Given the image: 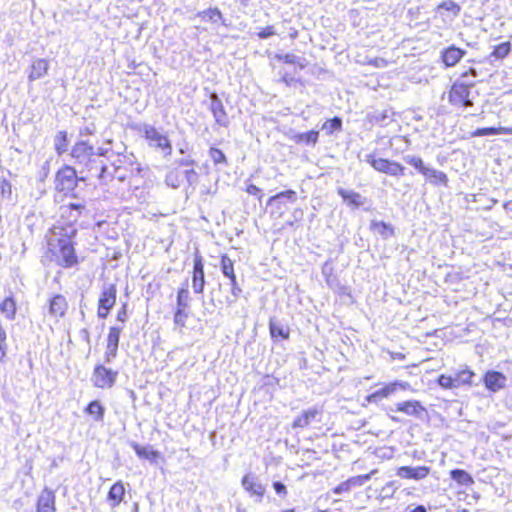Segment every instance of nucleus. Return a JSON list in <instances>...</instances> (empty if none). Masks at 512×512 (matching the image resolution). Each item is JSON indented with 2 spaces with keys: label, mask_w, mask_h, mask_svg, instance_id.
Wrapping results in <instances>:
<instances>
[{
  "label": "nucleus",
  "mask_w": 512,
  "mask_h": 512,
  "mask_svg": "<svg viewBox=\"0 0 512 512\" xmlns=\"http://www.w3.org/2000/svg\"><path fill=\"white\" fill-rule=\"evenodd\" d=\"M52 237L48 245L58 258V262L63 267H72L77 263L72 238L76 234L73 226H54L51 230Z\"/></svg>",
  "instance_id": "1"
},
{
  "label": "nucleus",
  "mask_w": 512,
  "mask_h": 512,
  "mask_svg": "<svg viewBox=\"0 0 512 512\" xmlns=\"http://www.w3.org/2000/svg\"><path fill=\"white\" fill-rule=\"evenodd\" d=\"M71 157L76 163L84 165L91 176H95L100 180L106 179L107 166L102 163L98 164L95 158L94 147L86 141H79L72 147Z\"/></svg>",
  "instance_id": "2"
},
{
  "label": "nucleus",
  "mask_w": 512,
  "mask_h": 512,
  "mask_svg": "<svg viewBox=\"0 0 512 512\" xmlns=\"http://www.w3.org/2000/svg\"><path fill=\"white\" fill-rule=\"evenodd\" d=\"M140 131L143 133L149 145L164 152L165 156L171 155L172 146L167 136L160 133L154 126L143 124Z\"/></svg>",
  "instance_id": "3"
},
{
  "label": "nucleus",
  "mask_w": 512,
  "mask_h": 512,
  "mask_svg": "<svg viewBox=\"0 0 512 512\" xmlns=\"http://www.w3.org/2000/svg\"><path fill=\"white\" fill-rule=\"evenodd\" d=\"M297 201V193L294 190H286L270 197L267 206H271V215L282 217L287 203H295Z\"/></svg>",
  "instance_id": "4"
},
{
  "label": "nucleus",
  "mask_w": 512,
  "mask_h": 512,
  "mask_svg": "<svg viewBox=\"0 0 512 512\" xmlns=\"http://www.w3.org/2000/svg\"><path fill=\"white\" fill-rule=\"evenodd\" d=\"M366 161L378 172L385 173L390 176H402L405 168L398 162L376 158L373 155H367Z\"/></svg>",
  "instance_id": "5"
},
{
  "label": "nucleus",
  "mask_w": 512,
  "mask_h": 512,
  "mask_svg": "<svg viewBox=\"0 0 512 512\" xmlns=\"http://www.w3.org/2000/svg\"><path fill=\"white\" fill-rule=\"evenodd\" d=\"M117 375V371L106 368L103 365H97L94 368L91 380L95 387L108 389L115 384Z\"/></svg>",
  "instance_id": "6"
},
{
  "label": "nucleus",
  "mask_w": 512,
  "mask_h": 512,
  "mask_svg": "<svg viewBox=\"0 0 512 512\" xmlns=\"http://www.w3.org/2000/svg\"><path fill=\"white\" fill-rule=\"evenodd\" d=\"M78 177L74 168L66 166L56 175V188L59 191L69 193L77 186Z\"/></svg>",
  "instance_id": "7"
},
{
  "label": "nucleus",
  "mask_w": 512,
  "mask_h": 512,
  "mask_svg": "<svg viewBox=\"0 0 512 512\" xmlns=\"http://www.w3.org/2000/svg\"><path fill=\"white\" fill-rule=\"evenodd\" d=\"M470 87L463 83H454L449 91L448 100L454 106L470 107L473 105L469 99Z\"/></svg>",
  "instance_id": "8"
},
{
  "label": "nucleus",
  "mask_w": 512,
  "mask_h": 512,
  "mask_svg": "<svg viewBox=\"0 0 512 512\" xmlns=\"http://www.w3.org/2000/svg\"><path fill=\"white\" fill-rule=\"evenodd\" d=\"M122 150H117L115 153H113L114 157L111 160V166L123 168L125 170L131 169V174L134 173V171H139V167H135L136 164V158L132 153H124L126 151V147L122 145Z\"/></svg>",
  "instance_id": "9"
},
{
  "label": "nucleus",
  "mask_w": 512,
  "mask_h": 512,
  "mask_svg": "<svg viewBox=\"0 0 512 512\" xmlns=\"http://www.w3.org/2000/svg\"><path fill=\"white\" fill-rule=\"evenodd\" d=\"M116 302V288L114 285L106 287L99 298L98 316L106 318Z\"/></svg>",
  "instance_id": "10"
},
{
  "label": "nucleus",
  "mask_w": 512,
  "mask_h": 512,
  "mask_svg": "<svg viewBox=\"0 0 512 512\" xmlns=\"http://www.w3.org/2000/svg\"><path fill=\"white\" fill-rule=\"evenodd\" d=\"M210 111L213 114L215 122L222 127H228L229 118L222 101L216 93L210 95Z\"/></svg>",
  "instance_id": "11"
},
{
  "label": "nucleus",
  "mask_w": 512,
  "mask_h": 512,
  "mask_svg": "<svg viewBox=\"0 0 512 512\" xmlns=\"http://www.w3.org/2000/svg\"><path fill=\"white\" fill-rule=\"evenodd\" d=\"M431 468L428 466H401L397 469L396 475L402 479L423 480L430 474Z\"/></svg>",
  "instance_id": "12"
},
{
  "label": "nucleus",
  "mask_w": 512,
  "mask_h": 512,
  "mask_svg": "<svg viewBox=\"0 0 512 512\" xmlns=\"http://www.w3.org/2000/svg\"><path fill=\"white\" fill-rule=\"evenodd\" d=\"M409 387L407 382H394L386 385L385 387L371 393L367 396V401L370 403H378L384 398H388L394 394L398 388L406 390Z\"/></svg>",
  "instance_id": "13"
},
{
  "label": "nucleus",
  "mask_w": 512,
  "mask_h": 512,
  "mask_svg": "<svg viewBox=\"0 0 512 512\" xmlns=\"http://www.w3.org/2000/svg\"><path fill=\"white\" fill-rule=\"evenodd\" d=\"M241 485L245 491H247L250 496L257 497L258 502H260L265 493V487L259 483L256 477L252 474H246L241 481Z\"/></svg>",
  "instance_id": "14"
},
{
  "label": "nucleus",
  "mask_w": 512,
  "mask_h": 512,
  "mask_svg": "<svg viewBox=\"0 0 512 512\" xmlns=\"http://www.w3.org/2000/svg\"><path fill=\"white\" fill-rule=\"evenodd\" d=\"M205 287L204 265L202 257L196 256L194 259L192 288L195 293H203Z\"/></svg>",
  "instance_id": "15"
},
{
  "label": "nucleus",
  "mask_w": 512,
  "mask_h": 512,
  "mask_svg": "<svg viewBox=\"0 0 512 512\" xmlns=\"http://www.w3.org/2000/svg\"><path fill=\"white\" fill-rule=\"evenodd\" d=\"M55 499V493L49 488H44L39 494L36 512H55Z\"/></svg>",
  "instance_id": "16"
},
{
  "label": "nucleus",
  "mask_w": 512,
  "mask_h": 512,
  "mask_svg": "<svg viewBox=\"0 0 512 512\" xmlns=\"http://www.w3.org/2000/svg\"><path fill=\"white\" fill-rule=\"evenodd\" d=\"M67 308L68 303L63 295L57 294L49 301V314L54 318L63 317Z\"/></svg>",
  "instance_id": "17"
},
{
  "label": "nucleus",
  "mask_w": 512,
  "mask_h": 512,
  "mask_svg": "<svg viewBox=\"0 0 512 512\" xmlns=\"http://www.w3.org/2000/svg\"><path fill=\"white\" fill-rule=\"evenodd\" d=\"M506 377L497 371H488L484 376L485 387L496 392L505 386Z\"/></svg>",
  "instance_id": "18"
},
{
  "label": "nucleus",
  "mask_w": 512,
  "mask_h": 512,
  "mask_svg": "<svg viewBox=\"0 0 512 512\" xmlns=\"http://www.w3.org/2000/svg\"><path fill=\"white\" fill-rule=\"evenodd\" d=\"M49 70V63L47 60L39 58L32 62L30 72L28 74L29 82L36 81L44 77Z\"/></svg>",
  "instance_id": "19"
},
{
  "label": "nucleus",
  "mask_w": 512,
  "mask_h": 512,
  "mask_svg": "<svg viewBox=\"0 0 512 512\" xmlns=\"http://www.w3.org/2000/svg\"><path fill=\"white\" fill-rule=\"evenodd\" d=\"M269 331L273 340H286L289 338L290 334V329L273 317H271L269 320Z\"/></svg>",
  "instance_id": "20"
},
{
  "label": "nucleus",
  "mask_w": 512,
  "mask_h": 512,
  "mask_svg": "<svg viewBox=\"0 0 512 512\" xmlns=\"http://www.w3.org/2000/svg\"><path fill=\"white\" fill-rule=\"evenodd\" d=\"M132 448L138 457L149 460L151 463L157 464L158 460L162 459L159 451L152 449L149 446H141L137 443H132Z\"/></svg>",
  "instance_id": "21"
},
{
  "label": "nucleus",
  "mask_w": 512,
  "mask_h": 512,
  "mask_svg": "<svg viewBox=\"0 0 512 512\" xmlns=\"http://www.w3.org/2000/svg\"><path fill=\"white\" fill-rule=\"evenodd\" d=\"M465 55V51L456 47L450 46L442 53V60L447 67L456 65L460 59Z\"/></svg>",
  "instance_id": "22"
},
{
  "label": "nucleus",
  "mask_w": 512,
  "mask_h": 512,
  "mask_svg": "<svg viewBox=\"0 0 512 512\" xmlns=\"http://www.w3.org/2000/svg\"><path fill=\"white\" fill-rule=\"evenodd\" d=\"M195 17L211 24H217L218 22H221L224 26H226L225 19L223 18V15L218 8H208L206 10L200 11L195 15Z\"/></svg>",
  "instance_id": "23"
},
{
  "label": "nucleus",
  "mask_w": 512,
  "mask_h": 512,
  "mask_svg": "<svg viewBox=\"0 0 512 512\" xmlns=\"http://www.w3.org/2000/svg\"><path fill=\"white\" fill-rule=\"evenodd\" d=\"M320 413L318 408H310L302 412L293 422V428H304L310 425L312 421H314L317 415Z\"/></svg>",
  "instance_id": "24"
},
{
  "label": "nucleus",
  "mask_w": 512,
  "mask_h": 512,
  "mask_svg": "<svg viewBox=\"0 0 512 512\" xmlns=\"http://www.w3.org/2000/svg\"><path fill=\"white\" fill-rule=\"evenodd\" d=\"M397 411L410 416H419L425 408L416 400H409L397 404Z\"/></svg>",
  "instance_id": "25"
},
{
  "label": "nucleus",
  "mask_w": 512,
  "mask_h": 512,
  "mask_svg": "<svg viewBox=\"0 0 512 512\" xmlns=\"http://www.w3.org/2000/svg\"><path fill=\"white\" fill-rule=\"evenodd\" d=\"M125 488L121 481L116 482L112 485L108 492V500L112 507L119 505L124 497Z\"/></svg>",
  "instance_id": "26"
},
{
  "label": "nucleus",
  "mask_w": 512,
  "mask_h": 512,
  "mask_svg": "<svg viewBox=\"0 0 512 512\" xmlns=\"http://www.w3.org/2000/svg\"><path fill=\"white\" fill-rule=\"evenodd\" d=\"M370 229L380 234L384 239L394 235V228L383 221L372 220L370 223Z\"/></svg>",
  "instance_id": "27"
},
{
  "label": "nucleus",
  "mask_w": 512,
  "mask_h": 512,
  "mask_svg": "<svg viewBox=\"0 0 512 512\" xmlns=\"http://www.w3.org/2000/svg\"><path fill=\"white\" fill-rule=\"evenodd\" d=\"M338 194L343 198L345 202L354 207H359L364 204L362 196L359 193L354 192L352 190H345L343 188H340L338 190Z\"/></svg>",
  "instance_id": "28"
},
{
  "label": "nucleus",
  "mask_w": 512,
  "mask_h": 512,
  "mask_svg": "<svg viewBox=\"0 0 512 512\" xmlns=\"http://www.w3.org/2000/svg\"><path fill=\"white\" fill-rule=\"evenodd\" d=\"M430 183L437 185L439 183L446 184L447 176L442 171L436 170L434 168L426 167L425 171L422 174Z\"/></svg>",
  "instance_id": "29"
},
{
  "label": "nucleus",
  "mask_w": 512,
  "mask_h": 512,
  "mask_svg": "<svg viewBox=\"0 0 512 512\" xmlns=\"http://www.w3.org/2000/svg\"><path fill=\"white\" fill-rule=\"evenodd\" d=\"M190 292L188 290L187 284H184L182 288L179 289L176 298V308L178 309H190Z\"/></svg>",
  "instance_id": "30"
},
{
  "label": "nucleus",
  "mask_w": 512,
  "mask_h": 512,
  "mask_svg": "<svg viewBox=\"0 0 512 512\" xmlns=\"http://www.w3.org/2000/svg\"><path fill=\"white\" fill-rule=\"evenodd\" d=\"M450 477L456 481L459 485L469 486L473 484V478L471 475L462 469H454L450 471Z\"/></svg>",
  "instance_id": "31"
},
{
  "label": "nucleus",
  "mask_w": 512,
  "mask_h": 512,
  "mask_svg": "<svg viewBox=\"0 0 512 512\" xmlns=\"http://www.w3.org/2000/svg\"><path fill=\"white\" fill-rule=\"evenodd\" d=\"M474 372L468 368L457 371L453 374L455 387L459 388L462 385L470 384Z\"/></svg>",
  "instance_id": "32"
},
{
  "label": "nucleus",
  "mask_w": 512,
  "mask_h": 512,
  "mask_svg": "<svg viewBox=\"0 0 512 512\" xmlns=\"http://www.w3.org/2000/svg\"><path fill=\"white\" fill-rule=\"evenodd\" d=\"M112 168L113 170L109 171V168L107 167V172L105 173L106 179L101 180L103 183H107L113 178H117L119 181H125L129 177V175H132L131 169L125 170L123 168L118 169L117 167Z\"/></svg>",
  "instance_id": "33"
},
{
  "label": "nucleus",
  "mask_w": 512,
  "mask_h": 512,
  "mask_svg": "<svg viewBox=\"0 0 512 512\" xmlns=\"http://www.w3.org/2000/svg\"><path fill=\"white\" fill-rule=\"evenodd\" d=\"M0 311L5 314L6 318L13 320L16 315V303L12 297H7L0 304Z\"/></svg>",
  "instance_id": "34"
},
{
  "label": "nucleus",
  "mask_w": 512,
  "mask_h": 512,
  "mask_svg": "<svg viewBox=\"0 0 512 512\" xmlns=\"http://www.w3.org/2000/svg\"><path fill=\"white\" fill-rule=\"evenodd\" d=\"M319 133L318 131L311 130L305 133L297 134L294 138L297 143H305L315 145L318 141Z\"/></svg>",
  "instance_id": "35"
},
{
  "label": "nucleus",
  "mask_w": 512,
  "mask_h": 512,
  "mask_svg": "<svg viewBox=\"0 0 512 512\" xmlns=\"http://www.w3.org/2000/svg\"><path fill=\"white\" fill-rule=\"evenodd\" d=\"M86 412L94 416L96 421H102L104 418V407L97 400H94L89 403V405L86 408Z\"/></svg>",
  "instance_id": "36"
},
{
  "label": "nucleus",
  "mask_w": 512,
  "mask_h": 512,
  "mask_svg": "<svg viewBox=\"0 0 512 512\" xmlns=\"http://www.w3.org/2000/svg\"><path fill=\"white\" fill-rule=\"evenodd\" d=\"M279 60H282L285 63L288 64H294L299 66L301 69L305 68L307 66V61L303 57H299L295 54H284V55H277L276 56Z\"/></svg>",
  "instance_id": "37"
},
{
  "label": "nucleus",
  "mask_w": 512,
  "mask_h": 512,
  "mask_svg": "<svg viewBox=\"0 0 512 512\" xmlns=\"http://www.w3.org/2000/svg\"><path fill=\"white\" fill-rule=\"evenodd\" d=\"M221 271L223 275L229 279L236 277L233 261L227 255L221 257Z\"/></svg>",
  "instance_id": "38"
},
{
  "label": "nucleus",
  "mask_w": 512,
  "mask_h": 512,
  "mask_svg": "<svg viewBox=\"0 0 512 512\" xmlns=\"http://www.w3.org/2000/svg\"><path fill=\"white\" fill-rule=\"evenodd\" d=\"M376 473H377V470L374 469V470H372L368 474L358 475V476L351 477V478L348 479V483H349L351 489L354 488V487L363 486Z\"/></svg>",
  "instance_id": "39"
},
{
  "label": "nucleus",
  "mask_w": 512,
  "mask_h": 512,
  "mask_svg": "<svg viewBox=\"0 0 512 512\" xmlns=\"http://www.w3.org/2000/svg\"><path fill=\"white\" fill-rule=\"evenodd\" d=\"M54 146L59 155L67 151V133L65 131H60L56 135L54 140Z\"/></svg>",
  "instance_id": "40"
},
{
  "label": "nucleus",
  "mask_w": 512,
  "mask_h": 512,
  "mask_svg": "<svg viewBox=\"0 0 512 512\" xmlns=\"http://www.w3.org/2000/svg\"><path fill=\"white\" fill-rule=\"evenodd\" d=\"M511 131L507 128H494V127H487V128H479L474 133L473 136H487V135H498L502 133H510Z\"/></svg>",
  "instance_id": "41"
},
{
  "label": "nucleus",
  "mask_w": 512,
  "mask_h": 512,
  "mask_svg": "<svg viewBox=\"0 0 512 512\" xmlns=\"http://www.w3.org/2000/svg\"><path fill=\"white\" fill-rule=\"evenodd\" d=\"M189 317V310L176 308L174 313V324L180 329L186 327V321Z\"/></svg>",
  "instance_id": "42"
},
{
  "label": "nucleus",
  "mask_w": 512,
  "mask_h": 512,
  "mask_svg": "<svg viewBox=\"0 0 512 512\" xmlns=\"http://www.w3.org/2000/svg\"><path fill=\"white\" fill-rule=\"evenodd\" d=\"M442 10H445L452 14V16H457L460 13V6L453 2V1H443L437 6V11L440 12Z\"/></svg>",
  "instance_id": "43"
},
{
  "label": "nucleus",
  "mask_w": 512,
  "mask_h": 512,
  "mask_svg": "<svg viewBox=\"0 0 512 512\" xmlns=\"http://www.w3.org/2000/svg\"><path fill=\"white\" fill-rule=\"evenodd\" d=\"M403 160L413 166L416 170H418L421 174H423V171H425L426 167L423 163V160L415 155H405L403 157Z\"/></svg>",
  "instance_id": "44"
},
{
  "label": "nucleus",
  "mask_w": 512,
  "mask_h": 512,
  "mask_svg": "<svg viewBox=\"0 0 512 512\" xmlns=\"http://www.w3.org/2000/svg\"><path fill=\"white\" fill-rule=\"evenodd\" d=\"M230 284H231L232 297L226 298V303L229 306L234 304L236 302V300L238 299V297L240 296V294L242 293V289L240 288L239 284L237 283L236 277L230 279Z\"/></svg>",
  "instance_id": "45"
},
{
  "label": "nucleus",
  "mask_w": 512,
  "mask_h": 512,
  "mask_svg": "<svg viewBox=\"0 0 512 512\" xmlns=\"http://www.w3.org/2000/svg\"><path fill=\"white\" fill-rule=\"evenodd\" d=\"M111 144H112V140H110V139L107 140L102 147H99L97 149V152H95V157L96 156H104L111 161L114 157L113 153L116 152L110 147Z\"/></svg>",
  "instance_id": "46"
},
{
  "label": "nucleus",
  "mask_w": 512,
  "mask_h": 512,
  "mask_svg": "<svg viewBox=\"0 0 512 512\" xmlns=\"http://www.w3.org/2000/svg\"><path fill=\"white\" fill-rule=\"evenodd\" d=\"M179 174H181L182 180H186V182L193 186L198 181V174L193 168L186 169L184 171H179Z\"/></svg>",
  "instance_id": "47"
},
{
  "label": "nucleus",
  "mask_w": 512,
  "mask_h": 512,
  "mask_svg": "<svg viewBox=\"0 0 512 512\" xmlns=\"http://www.w3.org/2000/svg\"><path fill=\"white\" fill-rule=\"evenodd\" d=\"M182 182H183V180H182L181 174H179L178 170L171 171L166 176V183L169 186H171L172 188L180 187Z\"/></svg>",
  "instance_id": "48"
},
{
  "label": "nucleus",
  "mask_w": 512,
  "mask_h": 512,
  "mask_svg": "<svg viewBox=\"0 0 512 512\" xmlns=\"http://www.w3.org/2000/svg\"><path fill=\"white\" fill-rule=\"evenodd\" d=\"M209 156L212 159L213 163L216 165L227 164L225 154L218 148H214V147L210 148Z\"/></svg>",
  "instance_id": "49"
},
{
  "label": "nucleus",
  "mask_w": 512,
  "mask_h": 512,
  "mask_svg": "<svg viewBox=\"0 0 512 512\" xmlns=\"http://www.w3.org/2000/svg\"><path fill=\"white\" fill-rule=\"evenodd\" d=\"M122 331V327L113 326L110 328L108 336H107V344H112L118 346L120 334Z\"/></svg>",
  "instance_id": "50"
},
{
  "label": "nucleus",
  "mask_w": 512,
  "mask_h": 512,
  "mask_svg": "<svg viewBox=\"0 0 512 512\" xmlns=\"http://www.w3.org/2000/svg\"><path fill=\"white\" fill-rule=\"evenodd\" d=\"M511 45L509 42H504L499 45H497L494 48L493 56H495L498 59L506 57L510 52Z\"/></svg>",
  "instance_id": "51"
},
{
  "label": "nucleus",
  "mask_w": 512,
  "mask_h": 512,
  "mask_svg": "<svg viewBox=\"0 0 512 512\" xmlns=\"http://www.w3.org/2000/svg\"><path fill=\"white\" fill-rule=\"evenodd\" d=\"M342 126V121L340 118L335 117L333 119L327 120L324 125L323 129L326 130L328 133H333L334 131L340 130Z\"/></svg>",
  "instance_id": "52"
},
{
  "label": "nucleus",
  "mask_w": 512,
  "mask_h": 512,
  "mask_svg": "<svg viewBox=\"0 0 512 512\" xmlns=\"http://www.w3.org/2000/svg\"><path fill=\"white\" fill-rule=\"evenodd\" d=\"M439 386H441L444 389H454L455 383H454V377L453 375H440L437 380Z\"/></svg>",
  "instance_id": "53"
},
{
  "label": "nucleus",
  "mask_w": 512,
  "mask_h": 512,
  "mask_svg": "<svg viewBox=\"0 0 512 512\" xmlns=\"http://www.w3.org/2000/svg\"><path fill=\"white\" fill-rule=\"evenodd\" d=\"M6 339H7L6 331L0 325V360H2L6 356V353H7L8 347H7Z\"/></svg>",
  "instance_id": "54"
},
{
  "label": "nucleus",
  "mask_w": 512,
  "mask_h": 512,
  "mask_svg": "<svg viewBox=\"0 0 512 512\" xmlns=\"http://www.w3.org/2000/svg\"><path fill=\"white\" fill-rule=\"evenodd\" d=\"M118 351V346L107 344L106 345V351H105V361L107 363L112 362V360L116 357Z\"/></svg>",
  "instance_id": "55"
},
{
  "label": "nucleus",
  "mask_w": 512,
  "mask_h": 512,
  "mask_svg": "<svg viewBox=\"0 0 512 512\" xmlns=\"http://www.w3.org/2000/svg\"><path fill=\"white\" fill-rule=\"evenodd\" d=\"M351 490V487L348 483V480L340 483L338 486H336L334 489H333V493L334 494H337V495H341L343 493H347Z\"/></svg>",
  "instance_id": "56"
},
{
  "label": "nucleus",
  "mask_w": 512,
  "mask_h": 512,
  "mask_svg": "<svg viewBox=\"0 0 512 512\" xmlns=\"http://www.w3.org/2000/svg\"><path fill=\"white\" fill-rule=\"evenodd\" d=\"M246 192L250 195L256 196L259 200L263 197L262 190L254 184H249L246 188Z\"/></svg>",
  "instance_id": "57"
},
{
  "label": "nucleus",
  "mask_w": 512,
  "mask_h": 512,
  "mask_svg": "<svg viewBox=\"0 0 512 512\" xmlns=\"http://www.w3.org/2000/svg\"><path fill=\"white\" fill-rule=\"evenodd\" d=\"M276 34V31L274 30L273 26H267L264 29H262L260 32H258V37L260 39H266L270 36H273Z\"/></svg>",
  "instance_id": "58"
},
{
  "label": "nucleus",
  "mask_w": 512,
  "mask_h": 512,
  "mask_svg": "<svg viewBox=\"0 0 512 512\" xmlns=\"http://www.w3.org/2000/svg\"><path fill=\"white\" fill-rule=\"evenodd\" d=\"M95 131H96L95 125L93 123H90L80 129V135L81 136L93 135L95 133Z\"/></svg>",
  "instance_id": "59"
},
{
  "label": "nucleus",
  "mask_w": 512,
  "mask_h": 512,
  "mask_svg": "<svg viewBox=\"0 0 512 512\" xmlns=\"http://www.w3.org/2000/svg\"><path fill=\"white\" fill-rule=\"evenodd\" d=\"M273 487L277 494L279 495H286V486L281 482H274Z\"/></svg>",
  "instance_id": "60"
},
{
  "label": "nucleus",
  "mask_w": 512,
  "mask_h": 512,
  "mask_svg": "<svg viewBox=\"0 0 512 512\" xmlns=\"http://www.w3.org/2000/svg\"><path fill=\"white\" fill-rule=\"evenodd\" d=\"M369 63L379 68H384L388 64V62L383 58H374L370 60Z\"/></svg>",
  "instance_id": "61"
},
{
  "label": "nucleus",
  "mask_w": 512,
  "mask_h": 512,
  "mask_svg": "<svg viewBox=\"0 0 512 512\" xmlns=\"http://www.w3.org/2000/svg\"><path fill=\"white\" fill-rule=\"evenodd\" d=\"M127 319V312L125 305L122 306V308L117 313V320L124 323Z\"/></svg>",
  "instance_id": "62"
},
{
  "label": "nucleus",
  "mask_w": 512,
  "mask_h": 512,
  "mask_svg": "<svg viewBox=\"0 0 512 512\" xmlns=\"http://www.w3.org/2000/svg\"><path fill=\"white\" fill-rule=\"evenodd\" d=\"M180 165L185 167H191L194 165V161L189 159H183L180 161Z\"/></svg>",
  "instance_id": "63"
},
{
  "label": "nucleus",
  "mask_w": 512,
  "mask_h": 512,
  "mask_svg": "<svg viewBox=\"0 0 512 512\" xmlns=\"http://www.w3.org/2000/svg\"><path fill=\"white\" fill-rule=\"evenodd\" d=\"M410 512H427V511L423 505H419V506L415 507L413 510H411Z\"/></svg>",
  "instance_id": "64"
}]
</instances>
